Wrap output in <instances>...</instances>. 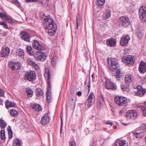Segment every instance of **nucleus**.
<instances>
[{
  "label": "nucleus",
  "mask_w": 146,
  "mask_h": 146,
  "mask_svg": "<svg viewBox=\"0 0 146 146\" xmlns=\"http://www.w3.org/2000/svg\"><path fill=\"white\" fill-rule=\"evenodd\" d=\"M43 26L46 32L50 36H52L56 33L57 25L52 18H46L43 21Z\"/></svg>",
  "instance_id": "nucleus-1"
},
{
  "label": "nucleus",
  "mask_w": 146,
  "mask_h": 146,
  "mask_svg": "<svg viewBox=\"0 0 146 146\" xmlns=\"http://www.w3.org/2000/svg\"><path fill=\"white\" fill-rule=\"evenodd\" d=\"M44 76L46 78H47V88L46 92L47 101L48 102H50L52 101V97H51V92L50 91L51 85L49 80L50 79L51 76L48 69L45 68Z\"/></svg>",
  "instance_id": "nucleus-2"
},
{
  "label": "nucleus",
  "mask_w": 146,
  "mask_h": 146,
  "mask_svg": "<svg viewBox=\"0 0 146 146\" xmlns=\"http://www.w3.org/2000/svg\"><path fill=\"white\" fill-rule=\"evenodd\" d=\"M115 102L119 106H126L127 104V98L124 97L119 96L115 97Z\"/></svg>",
  "instance_id": "nucleus-3"
},
{
  "label": "nucleus",
  "mask_w": 146,
  "mask_h": 146,
  "mask_svg": "<svg viewBox=\"0 0 146 146\" xmlns=\"http://www.w3.org/2000/svg\"><path fill=\"white\" fill-rule=\"evenodd\" d=\"M123 62L127 65H131L135 62L134 56L133 55H127L124 56L122 58Z\"/></svg>",
  "instance_id": "nucleus-4"
},
{
  "label": "nucleus",
  "mask_w": 146,
  "mask_h": 146,
  "mask_svg": "<svg viewBox=\"0 0 146 146\" xmlns=\"http://www.w3.org/2000/svg\"><path fill=\"white\" fill-rule=\"evenodd\" d=\"M108 66L109 69L112 71L117 69V60L113 58H111L110 60L108 61Z\"/></svg>",
  "instance_id": "nucleus-5"
},
{
  "label": "nucleus",
  "mask_w": 146,
  "mask_h": 146,
  "mask_svg": "<svg viewBox=\"0 0 146 146\" xmlns=\"http://www.w3.org/2000/svg\"><path fill=\"white\" fill-rule=\"evenodd\" d=\"M139 15L141 20L143 22L146 21V7L143 6L140 8Z\"/></svg>",
  "instance_id": "nucleus-6"
},
{
  "label": "nucleus",
  "mask_w": 146,
  "mask_h": 146,
  "mask_svg": "<svg viewBox=\"0 0 146 146\" xmlns=\"http://www.w3.org/2000/svg\"><path fill=\"white\" fill-rule=\"evenodd\" d=\"M36 75L35 72L29 71L27 72L25 74V78L30 81L34 80L36 78Z\"/></svg>",
  "instance_id": "nucleus-7"
},
{
  "label": "nucleus",
  "mask_w": 146,
  "mask_h": 146,
  "mask_svg": "<svg viewBox=\"0 0 146 146\" xmlns=\"http://www.w3.org/2000/svg\"><path fill=\"white\" fill-rule=\"evenodd\" d=\"M125 115L128 119H133L137 117V113L135 110H131L128 111L125 113Z\"/></svg>",
  "instance_id": "nucleus-8"
},
{
  "label": "nucleus",
  "mask_w": 146,
  "mask_h": 146,
  "mask_svg": "<svg viewBox=\"0 0 146 146\" xmlns=\"http://www.w3.org/2000/svg\"><path fill=\"white\" fill-rule=\"evenodd\" d=\"M119 23L123 26L126 27L130 24V22L128 17L122 16L119 19Z\"/></svg>",
  "instance_id": "nucleus-9"
},
{
  "label": "nucleus",
  "mask_w": 146,
  "mask_h": 146,
  "mask_svg": "<svg viewBox=\"0 0 146 146\" xmlns=\"http://www.w3.org/2000/svg\"><path fill=\"white\" fill-rule=\"evenodd\" d=\"M105 86L108 89L115 90L117 88V86L115 84L112 82L109 79H107L105 82Z\"/></svg>",
  "instance_id": "nucleus-10"
},
{
  "label": "nucleus",
  "mask_w": 146,
  "mask_h": 146,
  "mask_svg": "<svg viewBox=\"0 0 146 146\" xmlns=\"http://www.w3.org/2000/svg\"><path fill=\"white\" fill-rule=\"evenodd\" d=\"M135 92L136 96H142L146 92V89L142 88L141 86H138L137 87V90Z\"/></svg>",
  "instance_id": "nucleus-11"
},
{
  "label": "nucleus",
  "mask_w": 146,
  "mask_h": 146,
  "mask_svg": "<svg viewBox=\"0 0 146 146\" xmlns=\"http://www.w3.org/2000/svg\"><path fill=\"white\" fill-rule=\"evenodd\" d=\"M113 146H128V144L124 139H117L115 141Z\"/></svg>",
  "instance_id": "nucleus-12"
},
{
  "label": "nucleus",
  "mask_w": 146,
  "mask_h": 146,
  "mask_svg": "<svg viewBox=\"0 0 146 146\" xmlns=\"http://www.w3.org/2000/svg\"><path fill=\"white\" fill-rule=\"evenodd\" d=\"M50 118L48 113H46L41 118L40 123L43 125H45L50 121Z\"/></svg>",
  "instance_id": "nucleus-13"
},
{
  "label": "nucleus",
  "mask_w": 146,
  "mask_h": 146,
  "mask_svg": "<svg viewBox=\"0 0 146 146\" xmlns=\"http://www.w3.org/2000/svg\"><path fill=\"white\" fill-rule=\"evenodd\" d=\"M35 57L38 60H41L42 59L44 60L46 58L45 53L40 51H38L36 52Z\"/></svg>",
  "instance_id": "nucleus-14"
},
{
  "label": "nucleus",
  "mask_w": 146,
  "mask_h": 146,
  "mask_svg": "<svg viewBox=\"0 0 146 146\" xmlns=\"http://www.w3.org/2000/svg\"><path fill=\"white\" fill-rule=\"evenodd\" d=\"M10 53V49L7 47H3L1 52V56L3 57H6L8 56Z\"/></svg>",
  "instance_id": "nucleus-15"
},
{
  "label": "nucleus",
  "mask_w": 146,
  "mask_h": 146,
  "mask_svg": "<svg viewBox=\"0 0 146 146\" xmlns=\"http://www.w3.org/2000/svg\"><path fill=\"white\" fill-rule=\"evenodd\" d=\"M142 129L143 131L138 133H133L135 136L137 138H139L142 137L145 134V132H146V126L145 125H143L142 127Z\"/></svg>",
  "instance_id": "nucleus-16"
},
{
  "label": "nucleus",
  "mask_w": 146,
  "mask_h": 146,
  "mask_svg": "<svg viewBox=\"0 0 146 146\" xmlns=\"http://www.w3.org/2000/svg\"><path fill=\"white\" fill-rule=\"evenodd\" d=\"M9 66L13 70H17L20 68L21 64L19 63L10 61L9 63Z\"/></svg>",
  "instance_id": "nucleus-17"
},
{
  "label": "nucleus",
  "mask_w": 146,
  "mask_h": 146,
  "mask_svg": "<svg viewBox=\"0 0 146 146\" xmlns=\"http://www.w3.org/2000/svg\"><path fill=\"white\" fill-rule=\"evenodd\" d=\"M130 39V37L127 35L123 36L121 38L120 41L121 45L122 46L127 45Z\"/></svg>",
  "instance_id": "nucleus-18"
},
{
  "label": "nucleus",
  "mask_w": 146,
  "mask_h": 146,
  "mask_svg": "<svg viewBox=\"0 0 146 146\" xmlns=\"http://www.w3.org/2000/svg\"><path fill=\"white\" fill-rule=\"evenodd\" d=\"M32 45L34 48L38 50H43L44 49L43 46L36 40H33L32 43Z\"/></svg>",
  "instance_id": "nucleus-19"
},
{
  "label": "nucleus",
  "mask_w": 146,
  "mask_h": 146,
  "mask_svg": "<svg viewBox=\"0 0 146 146\" xmlns=\"http://www.w3.org/2000/svg\"><path fill=\"white\" fill-rule=\"evenodd\" d=\"M20 35L22 39L27 42H30V36L29 34L25 32H22Z\"/></svg>",
  "instance_id": "nucleus-20"
},
{
  "label": "nucleus",
  "mask_w": 146,
  "mask_h": 146,
  "mask_svg": "<svg viewBox=\"0 0 146 146\" xmlns=\"http://www.w3.org/2000/svg\"><path fill=\"white\" fill-rule=\"evenodd\" d=\"M94 97V94L93 92L91 93L88 96L87 100L88 101L87 106L88 107L90 108L92 105L93 104L92 100Z\"/></svg>",
  "instance_id": "nucleus-21"
},
{
  "label": "nucleus",
  "mask_w": 146,
  "mask_h": 146,
  "mask_svg": "<svg viewBox=\"0 0 146 146\" xmlns=\"http://www.w3.org/2000/svg\"><path fill=\"white\" fill-rule=\"evenodd\" d=\"M139 70L141 73H145L146 72V63L141 62L139 66Z\"/></svg>",
  "instance_id": "nucleus-22"
},
{
  "label": "nucleus",
  "mask_w": 146,
  "mask_h": 146,
  "mask_svg": "<svg viewBox=\"0 0 146 146\" xmlns=\"http://www.w3.org/2000/svg\"><path fill=\"white\" fill-rule=\"evenodd\" d=\"M106 43L108 46L111 47H113L116 45V42L115 39L111 38L107 39Z\"/></svg>",
  "instance_id": "nucleus-23"
},
{
  "label": "nucleus",
  "mask_w": 146,
  "mask_h": 146,
  "mask_svg": "<svg viewBox=\"0 0 146 146\" xmlns=\"http://www.w3.org/2000/svg\"><path fill=\"white\" fill-rule=\"evenodd\" d=\"M14 54L17 56L23 57L24 55V52L23 50L21 48H18L13 50Z\"/></svg>",
  "instance_id": "nucleus-24"
},
{
  "label": "nucleus",
  "mask_w": 146,
  "mask_h": 146,
  "mask_svg": "<svg viewBox=\"0 0 146 146\" xmlns=\"http://www.w3.org/2000/svg\"><path fill=\"white\" fill-rule=\"evenodd\" d=\"M125 83L126 84L128 85L133 80V76L131 74H128L125 75Z\"/></svg>",
  "instance_id": "nucleus-25"
},
{
  "label": "nucleus",
  "mask_w": 146,
  "mask_h": 146,
  "mask_svg": "<svg viewBox=\"0 0 146 146\" xmlns=\"http://www.w3.org/2000/svg\"><path fill=\"white\" fill-rule=\"evenodd\" d=\"M111 15L110 11L109 9H106L104 12L102 17L104 19L106 20L110 18Z\"/></svg>",
  "instance_id": "nucleus-26"
},
{
  "label": "nucleus",
  "mask_w": 146,
  "mask_h": 146,
  "mask_svg": "<svg viewBox=\"0 0 146 146\" xmlns=\"http://www.w3.org/2000/svg\"><path fill=\"white\" fill-rule=\"evenodd\" d=\"M5 106L8 109L9 108L14 107L15 106V104L13 102H10L7 100L5 102Z\"/></svg>",
  "instance_id": "nucleus-27"
},
{
  "label": "nucleus",
  "mask_w": 146,
  "mask_h": 146,
  "mask_svg": "<svg viewBox=\"0 0 146 146\" xmlns=\"http://www.w3.org/2000/svg\"><path fill=\"white\" fill-rule=\"evenodd\" d=\"M32 108L34 110L38 111L42 109L41 107L38 104H34L33 105Z\"/></svg>",
  "instance_id": "nucleus-28"
},
{
  "label": "nucleus",
  "mask_w": 146,
  "mask_h": 146,
  "mask_svg": "<svg viewBox=\"0 0 146 146\" xmlns=\"http://www.w3.org/2000/svg\"><path fill=\"white\" fill-rule=\"evenodd\" d=\"M26 50L27 52L30 55H33L34 52L32 50V48L30 46H27L26 47Z\"/></svg>",
  "instance_id": "nucleus-29"
},
{
  "label": "nucleus",
  "mask_w": 146,
  "mask_h": 146,
  "mask_svg": "<svg viewBox=\"0 0 146 146\" xmlns=\"http://www.w3.org/2000/svg\"><path fill=\"white\" fill-rule=\"evenodd\" d=\"M26 92L28 97H32L33 94V92L31 89L29 88H28L27 89Z\"/></svg>",
  "instance_id": "nucleus-30"
},
{
  "label": "nucleus",
  "mask_w": 146,
  "mask_h": 146,
  "mask_svg": "<svg viewBox=\"0 0 146 146\" xmlns=\"http://www.w3.org/2000/svg\"><path fill=\"white\" fill-rule=\"evenodd\" d=\"M38 1L42 6L46 7L48 6L49 1L48 0H39Z\"/></svg>",
  "instance_id": "nucleus-31"
},
{
  "label": "nucleus",
  "mask_w": 146,
  "mask_h": 146,
  "mask_svg": "<svg viewBox=\"0 0 146 146\" xmlns=\"http://www.w3.org/2000/svg\"><path fill=\"white\" fill-rule=\"evenodd\" d=\"M105 3V0H97L96 3L99 7L102 8L103 7Z\"/></svg>",
  "instance_id": "nucleus-32"
},
{
  "label": "nucleus",
  "mask_w": 146,
  "mask_h": 146,
  "mask_svg": "<svg viewBox=\"0 0 146 146\" xmlns=\"http://www.w3.org/2000/svg\"><path fill=\"white\" fill-rule=\"evenodd\" d=\"M7 125V124L3 119L2 118H1L0 119V126L1 129H4Z\"/></svg>",
  "instance_id": "nucleus-33"
},
{
  "label": "nucleus",
  "mask_w": 146,
  "mask_h": 146,
  "mask_svg": "<svg viewBox=\"0 0 146 146\" xmlns=\"http://www.w3.org/2000/svg\"><path fill=\"white\" fill-rule=\"evenodd\" d=\"M27 62L28 64L34 67H35L36 65V64H35V62L33 61L31 58H29L27 59Z\"/></svg>",
  "instance_id": "nucleus-34"
},
{
  "label": "nucleus",
  "mask_w": 146,
  "mask_h": 146,
  "mask_svg": "<svg viewBox=\"0 0 146 146\" xmlns=\"http://www.w3.org/2000/svg\"><path fill=\"white\" fill-rule=\"evenodd\" d=\"M7 130L8 131L9 138L11 139L12 137L13 133L11 127L10 126L7 127Z\"/></svg>",
  "instance_id": "nucleus-35"
},
{
  "label": "nucleus",
  "mask_w": 146,
  "mask_h": 146,
  "mask_svg": "<svg viewBox=\"0 0 146 146\" xmlns=\"http://www.w3.org/2000/svg\"><path fill=\"white\" fill-rule=\"evenodd\" d=\"M144 106H141L140 108L144 115H146V101L144 103Z\"/></svg>",
  "instance_id": "nucleus-36"
},
{
  "label": "nucleus",
  "mask_w": 146,
  "mask_h": 146,
  "mask_svg": "<svg viewBox=\"0 0 146 146\" xmlns=\"http://www.w3.org/2000/svg\"><path fill=\"white\" fill-rule=\"evenodd\" d=\"M36 95L38 97H40L43 94L42 90L40 88H38L36 90Z\"/></svg>",
  "instance_id": "nucleus-37"
},
{
  "label": "nucleus",
  "mask_w": 146,
  "mask_h": 146,
  "mask_svg": "<svg viewBox=\"0 0 146 146\" xmlns=\"http://www.w3.org/2000/svg\"><path fill=\"white\" fill-rule=\"evenodd\" d=\"M18 111L15 110L11 109L10 110V114L11 115L16 117L17 115Z\"/></svg>",
  "instance_id": "nucleus-38"
},
{
  "label": "nucleus",
  "mask_w": 146,
  "mask_h": 146,
  "mask_svg": "<svg viewBox=\"0 0 146 146\" xmlns=\"http://www.w3.org/2000/svg\"><path fill=\"white\" fill-rule=\"evenodd\" d=\"M21 141L18 139H15L13 141V146H20Z\"/></svg>",
  "instance_id": "nucleus-39"
},
{
  "label": "nucleus",
  "mask_w": 146,
  "mask_h": 146,
  "mask_svg": "<svg viewBox=\"0 0 146 146\" xmlns=\"http://www.w3.org/2000/svg\"><path fill=\"white\" fill-rule=\"evenodd\" d=\"M0 135L1 139L2 140L5 139V132L4 130H2L0 131Z\"/></svg>",
  "instance_id": "nucleus-40"
},
{
  "label": "nucleus",
  "mask_w": 146,
  "mask_h": 146,
  "mask_svg": "<svg viewBox=\"0 0 146 146\" xmlns=\"http://www.w3.org/2000/svg\"><path fill=\"white\" fill-rule=\"evenodd\" d=\"M128 85L126 84V86H125L124 84H121V87L122 90L124 91H128L129 90Z\"/></svg>",
  "instance_id": "nucleus-41"
},
{
  "label": "nucleus",
  "mask_w": 146,
  "mask_h": 146,
  "mask_svg": "<svg viewBox=\"0 0 146 146\" xmlns=\"http://www.w3.org/2000/svg\"><path fill=\"white\" fill-rule=\"evenodd\" d=\"M57 57L56 56H54L52 59L51 62L53 66H55L57 62Z\"/></svg>",
  "instance_id": "nucleus-42"
},
{
  "label": "nucleus",
  "mask_w": 146,
  "mask_h": 146,
  "mask_svg": "<svg viewBox=\"0 0 146 146\" xmlns=\"http://www.w3.org/2000/svg\"><path fill=\"white\" fill-rule=\"evenodd\" d=\"M144 33L145 31L144 30H142L141 31L139 30H138L137 33L138 37H139V38H141L142 36L144 35Z\"/></svg>",
  "instance_id": "nucleus-43"
},
{
  "label": "nucleus",
  "mask_w": 146,
  "mask_h": 146,
  "mask_svg": "<svg viewBox=\"0 0 146 146\" xmlns=\"http://www.w3.org/2000/svg\"><path fill=\"white\" fill-rule=\"evenodd\" d=\"M0 25H3V28L6 29H9V28L7 23H5L3 21L1 22L0 21Z\"/></svg>",
  "instance_id": "nucleus-44"
},
{
  "label": "nucleus",
  "mask_w": 146,
  "mask_h": 146,
  "mask_svg": "<svg viewBox=\"0 0 146 146\" xmlns=\"http://www.w3.org/2000/svg\"><path fill=\"white\" fill-rule=\"evenodd\" d=\"M80 16L78 15L76 17V29L78 28L79 21V20Z\"/></svg>",
  "instance_id": "nucleus-45"
},
{
  "label": "nucleus",
  "mask_w": 146,
  "mask_h": 146,
  "mask_svg": "<svg viewBox=\"0 0 146 146\" xmlns=\"http://www.w3.org/2000/svg\"><path fill=\"white\" fill-rule=\"evenodd\" d=\"M86 84L87 86L88 87L89 90L90 87V77H89L88 79L87 80L86 82Z\"/></svg>",
  "instance_id": "nucleus-46"
},
{
  "label": "nucleus",
  "mask_w": 146,
  "mask_h": 146,
  "mask_svg": "<svg viewBox=\"0 0 146 146\" xmlns=\"http://www.w3.org/2000/svg\"><path fill=\"white\" fill-rule=\"evenodd\" d=\"M134 5L133 4H130L129 7H127V9L129 10H130L131 11H132L134 9Z\"/></svg>",
  "instance_id": "nucleus-47"
},
{
  "label": "nucleus",
  "mask_w": 146,
  "mask_h": 146,
  "mask_svg": "<svg viewBox=\"0 0 146 146\" xmlns=\"http://www.w3.org/2000/svg\"><path fill=\"white\" fill-rule=\"evenodd\" d=\"M13 3L15 5H16L19 8L21 7V5L19 2L17 0H16L13 1Z\"/></svg>",
  "instance_id": "nucleus-48"
},
{
  "label": "nucleus",
  "mask_w": 146,
  "mask_h": 146,
  "mask_svg": "<svg viewBox=\"0 0 146 146\" xmlns=\"http://www.w3.org/2000/svg\"><path fill=\"white\" fill-rule=\"evenodd\" d=\"M0 17L1 19L5 18V19H8V16L7 15L3 13L0 15Z\"/></svg>",
  "instance_id": "nucleus-49"
},
{
  "label": "nucleus",
  "mask_w": 146,
  "mask_h": 146,
  "mask_svg": "<svg viewBox=\"0 0 146 146\" xmlns=\"http://www.w3.org/2000/svg\"><path fill=\"white\" fill-rule=\"evenodd\" d=\"M4 94L5 91L3 90L0 89V97L3 96Z\"/></svg>",
  "instance_id": "nucleus-50"
},
{
  "label": "nucleus",
  "mask_w": 146,
  "mask_h": 146,
  "mask_svg": "<svg viewBox=\"0 0 146 146\" xmlns=\"http://www.w3.org/2000/svg\"><path fill=\"white\" fill-rule=\"evenodd\" d=\"M69 146H76V143L75 142L73 141H71L70 143Z\"/></svg>",
  "instance_id": "nucleus-51"
},
{
  "label": "nucleus",
  "mask_w": 146,
  "mask_h": 146,
  "mask_svg": "<svg viewBox=\"0 0 146 146\" xmlns=\"http://www.w3.org/2000/svg\"><path fill=\"white\" fill-rule=\"evenodd\" d=\"M115 78L117 79V80H119L120 77V75L115 74Z\"/></svg>",
  "instance_id": "nucleus-52"
},
{
  "label": "nucleus",
  "mask_w": 146,
  "mask_h": 146,
  "mask_svg": "<svg viewBox=\"0 0 146 146\" xmlns=\"http://www.w3.org/2000/svg\"><path fill=\"white\" fill-rule=\"evenodd\" d=\"M38 0H26V1L27 2H33L35 1H36Z\"/></svg>",
  "instance_id": "nucleus-53"
},
{
  "label": "nucleus",
  "mask_w": 146,
  "mask_h": 146,
  "mask_svg": "<svg viewBox=\"0 0 146 146\" xmlns=\"http://www.w3.org/2000/svg\"><path fill=\"white\" fill-rule=\"evenodd\" d=\"M6 19L8 21L9 23H12L13 22V21H12V20L11 19H10L9 17H8V19Z\"/></svg>",
  "instance_id": "nucleus-54"
},
{
  "label": "nucleus",
  "mask_w": 146,
  "mask_h": 146,
  "mask_svg": "<svg viewBox=\"0 0 146 146\" xmlns=\"http://www.w3.org/2000/svg\"><path fill=\"white\" fill-rule=\"evenodd\" d=\"M117 75H120V71L119 70H117L116 72V74Z\"/></svg>",
  "instance_id": "nucleus-55"
},
{
  "label": "nucleus",
  "mask_w": 146,
  "mask_h": 146,
  "mask_svg": "<svg viewBox=\"0 0 146 146\" xmlns=\"http://www.w3.org/2000/svg\"><path fill=\"white\" fill-rule=\"evenodd\" d=\"M82 94V92L80 91H78L77 93V95L79 96H80Z\"/></svg>",
  "instance_id": "nucleus-56"
},
{
  "label": "nucleus",
  "mask_w": 146,
  "mask_h": 146,
  "mask_svg": "<svg viewBox=\"0 0 146 146\" xmlns=\"http://www.w3.org/2000/svg\"><path fill=\"white\" fill-rule=\"evenodd\" d=\"M106 124H107L110 125L111 126L113 124V123L111 122H107L106 123Z\"/></svg>",
  "instance_id": "nucleus-57"
},
{
  "label": "nucleus",
  "mask_w": 146,
  "mask_h": 146,
  "mask_svg": "<svg viewBox=\"0 0 146 146\" xmlns=\"http://www.w3.org/2000/svg\"><path fill=\"white\" fill-rule=\"evenodd\" d=\"M3 102V100H2L0 99V105H2V103Z\"/></svg>",
  "instance_id": "nucleus-58"
},
{
  "label": "nucleus",
  "mask_w": 146,
  "mask_h": 146,
  "mask_svg": "<svg viewBox=\"0 0 146 146\" xmlns=\"http://www.w3.org/2000/svg\"><path fill=\"white\" fill-rule=\"evenodd\" d=\"M90 146H96L95 144L94 143L91 144Z\"/></svg>",
  "instance_id": "nucleus-59"
},
{
  "label": "nucleus",
  "mask_w": 146,
  "mask_h": 146,
  "mask_svg": "<svg viewBox=\"0 0 146 146\" xmlns=\"http://www.w3.org/2000/svg\"><path fill=\"white\" fill-rule=\"evenodd\" d=\"M61 126L62 127V119L61 115Z\"/></svg>",
  "instance_id": "nucleus-60"
},
{
  "label": "nucleus",
  "mask_w": 146,
  "mask_h": 146,
  "mask_svg": "<svg viewBox=\"0 0 146 146\" xmlns=\"http://www.w3.org/2000/svg\"><path fill=\"white\" fill-rule=\"evenodd\" d=\"M91 76L92 77V78H94V73H93L92 75V76Z\"/></svg>",
  "instance_id": "nucleus-61"
},
{
  "label": "nucleus",
  "mask_w": 146,
  "mask_h": 146,
  "mask_svg": "<svg viewBox=\"0 0 146 146\" xmlns=\"http://www.w3.org/2000/svg\"><path fill=\"white\" fill-rule=\"evenodd\" d=\"M62 127L61 126L60 133H62Z\"/></svg>",
  "instance_id": "nucleus-62"
},
{
  "label": "nucleus",
  "mask_w": 146,
  "mask_h": 146,
  "mask_svg": "<svg viewBox=\"0 0 146 146\" xmlns=\"http://www.w3.org/2000/svg\"><path fill=\"white\" fill-rule=\"evenodd\" d=\"M145 142L146 143V137L145 138Z\"/></svg>",
  "instance_id": "nucleus-63"
},
{
  "label": "nucleus",
  "mask_w": 146,
  "mask_h": 146,
  "mask_svg": "<svg viewBox=\"0 0 146 146\" xmlns=\"http://www.w3.org/2000/svg\"><path fill=\"white\" fill-rule=\"evenodd\" d=\"M124 125H126V124L125 123V124H124Z\"/></svg>",
  "instance_id": "nucleus-64"
}]
</instances>
